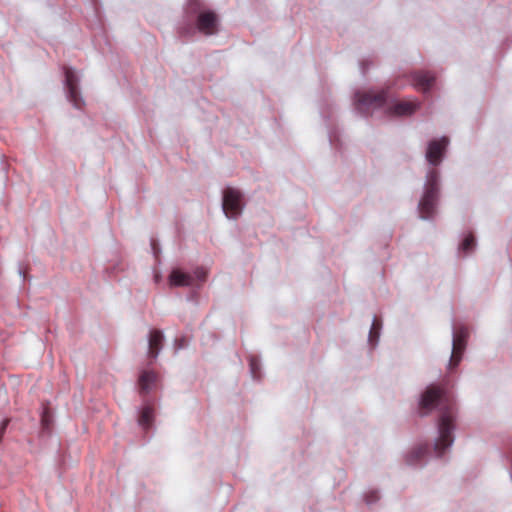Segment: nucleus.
Wrapping results in <instances>:
<instances>
[{"label": "nucleus", "mask_w": 512, "mask_h": 512, "mask_svg": "<svg viewBox=\"0 0 512 512\" xmlns=\"http://www.w3.org/2000/svg\"><path fill=\"white\" fill-rule=\"evenodd\" d=\"M439 407V437L435 443V451L441 456L454 441L452 432L454 430V402L452 395L444 387L430 385L422 394L419 409L422 415L427 414L434 408Z\"/></svg>", "instance_id": "nucleus-1"}, {"label": "nucleus", "mask_w": 512, "mask_h": 512, "mask_svg": "<svg viewBox=\"0 0 512 512\" xmlns=\"http://www.w3.org/2000/svg\"><path fill=\"white\" fill-rule=\"evenodd\" d=\"M188 16H196V28L205 36H211L218 31V16L211 10H203L202 3L190 0L187 5Z\"/></svg>", "instance_id": "nucleus-2"}, {"label": "nucleus", "mask_w": 512, "mask_h": 512, "mask_svg": "<svg viewBox=\"0 0 512 512\" xmlns=\"http://www.w3.org/2000/svg\"><path fill=\"white\" fill-rule=\"evenodd\" d=\"M439 195V174L432 169L427 174L425 191L419 203V213L421 218L429 219L435 214L436 204Z\"/></svg>", "instance_id": "nucleus-3"}, {"label": "nucleus", "mask_w": 512, "mask_h": 512, "mask_svg": "<svg viewBox=\"0 0 512 512\" xmlns=\"http://www.w3.org/2000/svg\"><path fill=\"white\" fill-rule=\"evenodd\" d=\"M388 98V90L358 91L355 94L356 109L363 115H368L374 109L382 107Z\"/></svg>", "instance_id": "nucleus-4"}, {"label": "nucleus", "mask_w": 512, "mask_h": 512, "mask_svg": "<svg viewBox=\"0 0 512 512\" xmlns=\"http://www.w3.org/2000/svg\"><path fill=\"white\" fill-rule=\"evenodd\" d=\"M222 208L228 218H237L242 212V194L239 190L228 187L223 192Z\"/></svg>", "instance_id": "nucleus-5"}, {"label": "nucleus", "mask_w": 512, "mask_h": 512, "mask_svg": "<svg viewBox=\"0 0 512 512\" xmlns=\"http://www.w3.org/2000/svg\"><path fill=\"white\" fill-rule=\"evenodd\" d=\"M468 335L469 332L465 327H460L454 332L452 354L449 361L450 369H454L459 365L466 348Z\"/></svg>", "instance_id": "nucleus-6"}, {"label": "nucleus", "mask_w": 512, "mask_h": 512, "mask_svg": "<svg viewBox=\"0 0 512 512\" xmlns=\"http://www.w3.org/2000/svg\"><path fill=\"white\" fill-rule=\"evenodd\" d=\"M448 144L449 139L445 136L440 139L430 141L426 152L427 161L434 166L440 164Z\"/></svg>", "instance_id": "nucleus-7"}, {"label": "nucleus", "mask_w": 512, "mask_h": 512, "mask_svg": "<svg viewBox=\"0 0 512 512\" xmlns=\"http://www.w3.org/2000/svg\"><path fill=\"white\" fill-rule=\"evenodd\" d=\"M65 83L68 90L69 100L76 108H81L83 100L78 91V78L71 68H65Z\"/></svg>", "instance_id": "nucleus-8"}, {"label": "nucleus", "mask_w": 512, "mask_h": 512, "mask_svg": "<svg viewBox=\"0 0 512 512\" xmlns=\"http://www.w3.org/2000/svg\"><path fill=\"white\" fill-rule=\"evenodd\" d=\"M420 104L417 101H398L387 108V114L391 116H408L413 114Z\"/></svg>", "instance_id": "nucleus-9"}, {"label": "nucleus", "mask_w": 512, "mask_h": 512, "mask_svg": "<svg viewBox=\"0 0 512 512\" xmlns=\"http://www.w3.org/2000/svg\"><path fill=\"white\" fill-rule=\"evenodd\" d=\"M412 84L421 91H427L433 85L435 77L430 72L417 71L411 75Z\"/></svg>", "instance_id": "nucleus-10"}, {"label": "nucleus", "mask_w": 512, "mask_h": 512, "mask_svg": "<svg viewBox=\"0 0 512 512\" xmlns=\"http://www.w3.org/2000/svg\"><path fill=\"white\" fill-rule=\"evenodd\" d=\"M163 340L164 336L160 330L154 329L150 332L148 351L149 357L154 359L157 358L162 347Z\"/></svg>", "instance_id": "nucleus-11"}, {"label": "nucleus", "mask_w": 512, "mask_h": 512, "mask_svg": "<svg viewBox=\"0 0 512 512\" xmlns=\"http://www.w3.org/2000/svg\"><path fill=\"white\" fill-rule=\"evenodd\" d=\"M157 381V374L153 371H143L138 380L139 392L142 395L148 394L152 385Z\"/></svg>", "instance_id": "nucleus-12"}, {"label": "nucleus", "mask_w": 512, "mask_h": 512, "mask_svg": "<svg viewBox=\"0 0 512 512\" xmlns=\"http://www.w3.org/2000/svg\"><path fill=\"white\" fill-rule=\"evenodd\" d=\"M194 277L188 273H184L179 269H175L169 276V284L171 286H190L193 284Z\"/></svg>", "instance_id": "nucleus-13"}, {"label": "nucleus", "mask_w": 512, "mask_h": 512, "mask_svg": "<svg viewBox=\"0 0 512 512\" xmlns=\"http://www.w3.org/2000/svg\"><path fill=\"white\" fill-rule=\"evenodd\" d=\"M155 410L151 404H145L140 412L138 423L144 429L148 430L154 423Z\"/></svg>", "instance_id": "nucleus-14"}, {"label": "nucleus", "mask_w": 512, "mask_h": 512, "mask_svg": "<svg viewBox=\"0 0 512 512\" xmlns=\"http://www.w3.org/2000/svg\"><path fill=\"white\" fill-rule=\"evenodd\" d=\"M475 245H476L475 237L472 233H470L464 238V240L461 243L460 248L463 252L468 253L474 249Z\"/></svg>", "instance_id": "nucleus-15"}, {"label": "nucleus", "mask_w": 512, "mask_h": 512, "mask_svg": "<svg viewBox=\"0 0 512 512\" xmlns=\"http://www.w3.org/2000/svg\"><path fill=\"white\" fill-rule=\"evenodd\" d=\"M194 275L199 281H205L207 277V271L200 267L194 271Z\"/></svg>", "instance_id": "nucleus-16"}, {"label": "nucleus", "mask_w": 512, "mask_h": 512, "mask_svg": "<svg viewBox=\"0 0 512 512\" xmlns=\"http://www.w3.org/2000/svg\"><path fill=\"white\" fill-rule=\"evenodd\" d=\"M378 329H379V324H378L377 319H375L372 324L371 330H370V341L371 342L373 341L374 337H377Z\"/></svg>", "instance_id": "nucleus-17"}, {"label": "nucleus", "mask_w": 512, "mask_h": 512, "mask_svg": "<svg viewBox=\"0 0 512 512\" xmlns=\"http://www.w3.org/2000/svg\"><path fill=\"white\" fill-rule=\"evenodd\" d=\"M379 499L378 493L375 491H371L366 494L365 500L368 504H371Z\"/></svg>", "instance_id": "nucleus-18"}, {"label": "nucleus", "mask_w": 512, "mask_h": 512, "mask_svg": "<svg viewBox=\"0 0 512 512\" xmlns=\"http://www.w3.org/2000/svg\"><path fill=\"white\" fill-rule=\"evenodd\" d=\"M426 453V448L424 447H419L417 449H415L412 453H411V457H414L415 459H418L420 458L422 455H424Z\"/></svg>", "instance_id": "nucleus-19"}, {"label": "nucleus", "mask_w": 512, "mask_h": 512, "mask_svg": "<svg viewBox=\"0 0 512 512\" xmlns=\"http://www.w3.org/2000/svg\"><path fill=\"white\" fill-rule=\"evenodd\" d=\"M250 367H251V371H252L253 377L256 378L257 377V375H256L257 360L256 359L251 358V360H250Z\"/></svg>", "instance_id": "nucleus-20"}, {"label": "nucleus", "mask_w": 512, "mask_h": 512, "mask_svg": "<svg viewBox=\"0 0 512 512\" xmlns=\"http://www.w3.org/2000/svg\"><path fill=\"white\" fill-rule=\"evenodd\" d=\"M10 420L9 419H5L3 420L1 426H0V439L2 438L5 430H6V427L8 426Z\"/></svg>", "instance_id": "nucleus-21"}]
</instances>
